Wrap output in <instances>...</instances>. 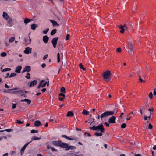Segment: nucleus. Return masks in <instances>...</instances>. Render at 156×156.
Here are the masks:
<instances>
[{
  "mask_svg": "<svg viewBox=\"0 0 156 156\" xmlns=\"http://www.w3.org/2000/svg\"><path fill=\"white\" fill-rule=\"evenodd\" d=\"M30 21V20L28 18L25 19L24 20V23L26 24Z\"/></svg>",
  "mask_w": 156,
  "mask_h": 156,
  "instance_id": "31",
  "label": "nucleus"
},
{
  "mask_svg": "<svg viewBox=\"0 0 156 156\" xmlns=\"http://www.w3.org/2000/svg\"><path fill=\"white\" fill-rule=\"evenodd\" d=\"M154 109L153 107H151V108L148 109V110L150 112H152L154 111Z\"/></svg>",
  "mask_w": 156,
  "mask_h": 156,
  "instance_id": "47",
  "label": "nucleus"
},
{
  "mask_svg": "<svg viewBox=\"0 0 156 156\" xmlns=\"http://www.w3.org/2000/svg\"><path fill=\"white\" fill-rule=\"evenodd\" d=\"M61 143V142L57 141H55L52 142L53 145L56 146H60Z\"/></svg>",
  "mask_w": 156,
  "mask_h": 156,
  "instance_id": "18",
  "label": "nucleus"
},
{
  "mask_svg": "<svg viewBox=\"0 0 156 156\" xmlns=\"http://www.w3.org/2000/svg\"><path fill=\"white\" fill-rule=\"evenodd\" d=\"M119 28L120 29V32L122 33H124L125 30L127 29V27L126 24L124 25H120L119 27Z\"/></svg>",
  "mask_w": 156,
  "mask_h": 156,
  "instance_id": "6",
  "label": "nucleus"
},
{
  "mask_svg": "<svg viewBox=\"0 0 156 156\" xmlns=\"http://www.w3.org/2000/svg\"><path fill=\"white\" fill-rule=\"evenodd\" d=\"M60 146L62 148H65L66 150H68L69 149L73 150L76 148V147L74 146H69L67 144L63 143L61 142Z\"/></svg>",
  "mask_w": 156,
  "mask_h": 156,
  "instance_id": "2",
  "label": "nucleus"
},
{
  "mask_svg": "<svg viewBox=\"0 0 156 156\" xmlns=\"http://www.w3.org/2000/svg\"><path fill=\"white\" fill-rule=\"evenodd\" d=\"M37 81L36 80H34L31 82L30 83L29 87H31L33 86H34V85H36L37 83Z\"/></svg>",
  "mask_w": 156,
  "mask_h": 156,
  "instance_id": "22",
  "label": "nucleus"
},
{
  "mask_svg": "<svg viewBox=\"0 0 156 156\" xmlns=\"http://www.w3.org/2000/svg\"><path fill=\"white\" fill-rule=\"evenodd\" d=\"M22 69V66H18L15 69V72L17 73H20Z\"/></svg>",
  "mask_w": 156,
  "mask_h": 156,
  "instance_id": "15",
  "label": "nucleus"
},
{
  "mask_svg": "<svg viewBox=\"0 0 156 156\" xmlns=\"http://www.w3.org/2000/svg\"><path fill=\"white\" fill-rule=\"evenodd\" d=\"M57 62L59 63L61 62V61L62 60L63 55L62 53H61L60 54L59 53H58L57 54Z\"/></svg>",
  "mask_w": 156,
  "mask_h": 156,
  "instance_id": "9",
  "label": "nucleus"
},
{
  "mask_svg": "<svg viewBox=\"0 0 156 156\" xmlns=\"http://www.w3.org/2000/svg\"><path fill=\"white\" fill-rule=\"evenodd\" d=\"M48 57V54H47V55H45L43 57V60H45Z\"/></svg>",
  "mask_w": 156,
  "mask_h": 156,
  "instance_id": "50",
  "label": "nucleus"
},
{
  "mask_svg": "<svg viewBox=\"0 0 156 156\" xmlns=\"http://www.w3.org/2000/svg\"><path fill=\"white\" fill-rule=\"evenodd\" d=\"M70 37V35L69 34H67L66 35V40H68L69 39Z\"/></svg>",
  "mask_w": 156,
  "mask_h": 156,
  "instance_id": "49",
  "label": "nucleus"
},
{
  "mask_svg": "<svg viewBox=\"0 0 156 156\" xmlns=\"http://www.w3.org/2000/svg\"><path fill=\"white\" fill-rule=\"evenodd\" d=\"M90 130H95L97 132L100 131V132H96L95 133V135L98 136H102V135L101 133L103 132L105 130L103 126L101 124H100L97 126H94L92 127H90Z\"/></svg>",
  "mask_w": 156,
  "mask_h": 156,
  "instance_id": "1",
  "label": "nucleus"
},
{
  "mask_svg": "<svg viewBox=\"0 0 156 156\" xmlns=\"http://www.w3.org/2000/svg\"><path fill=\"white\" fill-rule=\"evenodd\" d=\"M16 75V74L15 73H12L9 76V77L11 78L12 77H14Z\"/></svg>",
  "mask_w": 156,
  "mask_h": 156,
  "instance_id": "34",
  "label": "nucleus"
},
{
  "mask_svg": "<svg viewBox=\"0 0 156 156\" xmlns=\"http://www.w3.org/2000/svg\"><path fill=\"white\" fill-rule=\"evenodd\" d=\"M11 70V69L10 68H6L4 69H3L2 70V72H3L7 71H9Z\"/></svg>",
  "mask_w": 156,
  "mask_h": 156,
  "instance_id": "29",
  "label": "nucleus"
},
{
  "mask_svg": "<svg viewBox=\"0 0 156 156\" xmlns=\"http://www.w3.org/2000/svg\"><path fill=\"white\" fill-rule=\"evenodd\" d=\"M111 75L110 72L108 70L103 73L104 79L107 82H109L111 80L110 76Z\"/></svg>",
  "mask_w": 156,
  "mask_h": 156,
  "instance_id": "4",
  "label": "nucleus"
},
{
  "mask_svg": "<svg viewBox=\"0 0 156 156\" xmlns=\"http://www.w3.org/2000/svg\"><path fill=\"white\" fill-rule=\"evenodd\" d=\"M60 91L63 93H65V89L64 87H62L60 89Z\"/></svg>",
  "mask_w": 156,
  "mask_h": 156,
  "instance_id": "40",
  "label": "nucleus"
},
{
  "mask_svg": "<svg viewBox=\"0 0 156 156\" xmlns=\"http://www.w3.org/2000/svg\"><path fill=\"white\" fill-rule=\"evenodd\" d=\"M59 96L60 97H59V100L60 101H63L65 97V95L64 94L62 93H60L59 94Z\"/></svg>",
  "mask_w": 156,
  "mask_h": 156,
  "instance_id": "16",
  "label": "nucleus"
},
{
  "mask_svg": "<svg viewBox=\"0 0 156 156\" xmlns=\"http://www.w3.org/2000/svg\"><path fill=\"white\" fill-rule=\"evenodd\" d=\"M58 39V37L54 38L52 39L51 41V43L54 48H55L57 44V42Z\"/></svg>",
  "mask_w": 156,
  "mask_h": 156,
  "instance_id": "7",
  "label": "nucleus"
},
{
  "mask_svg": "<svg viewBox=\"0 0 156 156\" xmlns=\"http://www.w3.org/2000/svg\"><path fill=\"white\" fill-rule=\"evenodd\" d=\"M116 117L114 116H112L109 119L108 122L110 123H115Z\"/></svg>",
  "mask_w": 156,
  "mask_h": 156,
  "instance_id": "10",
  "label": "nucleus"
},
{
  "mask_svg": "<svg viewBox=\"0 0 156 156\" xmlns=\"http://www.w3.org/2000/svg\"><path fill=\"white\" fill-rule=\"evenodd\" d=\"M153 93L154 95L155 96L156 95V88L154 89V92Z\"/></svg>",
  "mask_w": 156,
  "mask_h": 156,
  "instance_id": "55",
  "label": "nucleus"
},
{
  "mask_svg": "<svg viewBox=\"0 0 156 156\" xmlns=\"http://www.w3.org/2000/svg\"><path fill=\"white\" fill-rule=\"evenodd\" d=\"M74 115V114L71 111H69L68 112L66 116L67 117H72Z\"/></svg>",
  "mask_w": 156,
  "mask_h": 156,
  "instance_id": "24",
  "label": "nucleus"
},
{
  "mask_svg": "<svg viewBox=\"0 0 156 156\" xmlns=\"http://www.w3.org/2000/svg\"><path fill=\"white\" fill-rule=\"evenodd\" d=\"M79 66L80 68L82 69H83V70L84 71L86 69L83 67V65L82 64L80 63L79 64Z\"/></svg>",
  "mask_w": 156,
  "mask_h": 156,
  "instance_id": "30",
  "label": "nucleus"
},
{
  "mask_svg": "<svg viewBox=\"0 0 156 156\" xmlns=\"http://www.w3.org/2000/svg\"><path fill=\"white\" fill-rule=\"evenodd\" d=\"M36 27L37 26L34 24H32L31 25V28L33 30H34L36 29Z\"/></svg>",
  "mask_w": 156,
  "mask_h": 156,
  "instance_id": "35",
  "label": "nucleus"
},
{
  "mask_svg": "<svg viewBox=\"0 0 156 156\" xmlns=\"http://www.w3.org/2000/svg\"><path fill=\"white\" fill-rule=\"evenodd\" d=\"M30 74L29 73H27L26 76H25V77L27 79H29L30 78Z\"/></svg>",
  "mask_w": 156,
  "mask_h": 156,
  "instance_id": "43",
  "label": "nucleus"
},
{
  "mask_svg": "<svg viewBox=\"0 0 156 156\" xmlns=\"http://www.w3.org/2000/svg\"><path fill=\"white\" fill-rule=\"evenodd\" d=\"M128 47L130 49L128 51V52L131 55H132L133 51V47L132 44L131 43H129L128 45Z\"/></svg>",
  "mask_w": 156,
  "mask_h": 156,
  "instance_id": "13",
  "label": "nucleus"
},
{
  "mask_svg": "<svg viewBox=\"0 0 156 156\" xmlns=\"http://www.w3.org/2000/svg\"><path fill=\"white\" fill-rule=\"evenodd\" d=\"M47 83V82H45L44 80H42L40 83L39 85L37 87L38 88H40L41 87H42L45 86L46 85Z\"/></svg>",
  "mask_w": 156,
  "mask_h": 156,
  "instance_id": "11",
  "label": "nucleus"
},
{
  "mask_svg": "<svg viewBox=\"0 0 156 156\" xmlns=\"http://www.w3.org/2000/svg\"><path fill=\"white\" fill-rule=\"evenodd\" d=\"M31 68L30 66H26L24 69L22 71V73H23L25 72H29L30 71Z\"/></svg>",
  "mask_w": 156,
  "mask_h": 156,
  "instance_id": "14",
  "label": "nucleus"
},
{
  "mask_svg": "<svg viewBox=\"0 0 156 156\" xmlns=\"http://www.w3.org/2000/svg\"><path fill=\"white\" fill-rule=\"evenodd\" d=\"M31 40L29 37L28 38H25V42L26 44H30V43Z\"/></svg>",
  "mask_w": 156,
  "mask_h": 156,
  "instance_id": "20",
  "label": "nucleus"
},
{
  "mask_svg": "<svg viewBox=\"0 0 156 156\" xmlns=\"http://www.w3.org/2000/svg\"><path fill=\"white\" fill-rule=\"evenodd\" d=\"M50 21L52 23L53 25L54 26H58L59 25L58 24L57 22L53 20H50Z\"/></svg>",
  "mask_w": 156,
  "mask_h": 156,
  "instance_id": "25",
  "label": "nucleus"
},
{
  "mask_svg": "<svg viewBox=\"0 0 156 156\" xmlns=\"http://www.w3.org/2000/svg\"><path fill=\"white\" fill-rule=\"evenodd\" d=\"M49 38L47 36H43V40L44 42L45 43H47L48 41Z\"/></svg>",
  "mask_w": 156,
  "mask_h": 156,
  "instance_id": "17",
  "label": "nucleus"
},
{
  "mask_svg": "<svg viewBox=\"0 0 156 156\" xmlns=\"http://www.w3.org/2000/svg\"><path fill=\"white\" fill-rule=\"evenodd\" d=\"M105 125L107 127H109V124L107 122H105Z\"/></svg>",
  "mask_w": 156,
  "mask_h": 156,
  "instance_id": "53",
  "label": "nucleus"
},
{
  "mask_svg": "<svg viewBox=\"0 0 156 156\" xmlns=\"http://www.w3.org/2000/svg\"><path fill=\"white\" fill-rule=\"evenodd\" d=\"M15 39V37H11L9 40V42L10 43H12L13 42Z\"/></svg>",
  "mask_w": 156,
  "mask_h": 156,
  "instance_id": "28",
  "label": "nucleus"
},
{
  "mask_svg": "<svg viewBox=\"0 0 156 156\" xmlns=\"http://www.w3.org/2000/svg\"><path fill=\"white\" fill-rule=\"evenodd\" d=\"M46 66V64L45 63H43L41 65V67L42 68H44Z\"/></svg>",
  "mask_w": 156,
  "mask_h": 156,
  "instance_id": "54",
  "label": "nucleus"
},
{
  "mask_svg": "<svg viewBox=\"0 0 156 156\" xmlns=\"http://www.w3.org/2000/svg\"><path fill=\"white\" fill-rule=\"evenodd\" d=\"M126 126V125L125 123H122L121 125V127L122 128H124Z\"/></svg>",
  "mask_w": 156,
  "mask_h": 156,
  "instance_id": "41",
  "label": "nucleus"
},
{
  "mask_svg": "<svg viewBox=\"0 0 156 156\" xmlns=\"http://www.w3.org/2000/svg\"><path fill=\"white\" fill-rule=\"evenodd\" d=\"M146 69L148 71H150L151 70V68L149 67H147Z\"/></svg>",
  "mask_w": 156,
  "mask_h": 156,
  "instance_id": "58",
  "label": "nucleus"
},
{
  "mask_svg": "<svg viewBox=\"0 0 156 156\" xmlns=\"http://www.w3.org/2000/svg\"><path fill=\"white\" fill-rule=\"evenodd\" d=\"M21 101L22 102H26L28 105H29L31 102L30 100L27 99H25L23 100H21Z\"/></svg>",
  "mask_w": 156,
  "mask_h": 156,
  "instance_id": "23",
  "label": "nucleus"
},
{
  "mask_svg": "<svg viewBox=\"0 0 156 156\" xmlns=\"http://www.w3.org/2000/svg\"><path fill=\"white\" fill-rule=\"evenodd\" d=\"M151 118L150 115L149 116H147L146 115L144 116V119L145 120H148V119L149 120Z\"/></svg>",
  "mask_w": 156,
  "mask_h": 156,
  "instance_id": "37",
  "label": "nucleus"
},
{
  "mask_svg": "<svg viewBox=\"0 0 156 156\" xmlns=\"http://www.w3.org/2000/svg\"><path fill=\"white\" fill-rule=\"evenodd\" d=\"M46 88H44L41 90V91L42 92H44L46 91Z\"/></svg>",
  "mask_w": 156,
  "mask_h": 156,
  "instance_id": "56",
  "label": "nucleus"
},
{
  "mask_svg": "<svg viewBox=\"0 0 156 156\" xmlns=\"http://www.w3.org/2000/svg\"><path fill=\"white\" fill-rule=\"evenodd\" d=\"M133 112L130 113L127 115V116H129L126 118L127 120H129L130 119V118L133 116Z\"/></svg>",
  "mask_w": 156,
  "mask_h": 156,
  "instance_id": "21",
  "label": "nucleus"
},
{
  "mask_svg": "<svg viewBox=\"0 0 156 156\" xmlns=\"http://www.w3.org/2000/svg\"><path fill=\"white\" fill-rule=\"evenodd\" d=\"M5 87L7 88H9V87L8 85L7 84H5Z\"/></svg>",
  "mask_w": 156,
  "mask_h": 156,
  "instance_id": "60",
  "label": "nucleus"
},
{
  "mask_svg": "<svg viewBox=\"0 0 156 156\" xmlns=\"http://www.w3.org/2000/svg\"><path fill=\"white\" fill-rule=\"evenodd\" d=\"M40 139V138L38 137H32L31 139V141L32 142L33 140H38Z\"/></svg>",
  "mask_w": 156,
  "mask_h": 156,
  "instance_id": "27",
  "label": "nucleus"
},
{
  "mask_svg": "<svg viewBox=\"0 0 156 156\" xmlns=\"http://www.w3.org/2000/svg\"><path fill=\"white\" fill-rule=\"evenodd\" d=\"M153 95L152 92H151L149 93L148 97L150 99H151L152 98Z\"/></svg>",
  "mask_w": 156,
  "mask_h": 156,
  "instance_id": "32",
  "label": "nucleus"
},
{
  "mask_svg": "<svg viewBox=\"0 0 156 156\" xmlns=\"http://www.w3.org/2000/svg\"><path fill=\"white\" fill-rule=\"evenodd\" d=\"M51 149H52V151H56V149L55 148H53V147H51Z\"/></svg>",
  "mask_w": 156,
  "mask_h": 156,
  "instance_id": "62",
  "label": "nucleus"
},
{
  "mask_svg": "<svg viewBox=\"0 0 156 156\" xmlns=\"http://www.w3.org/2000/svg\"><path fill=\"white\" fill-rule=\"evenodd\" d=\"M38 132L37 130H32L31 131V132L32 133H37Z\"/></svg>",
  "mask_w": 156,
  "mask_h": 156,
  "instance_id": "48",
  "label": "nucleus"
},
{
  "mask_svg": "<svg viewBox=\"0 0 156 156\" xmlns=\"http://www.w3.org/2000/svg\"><path fill=\"white\" fill-rule=\"evenodd\" d=\"M49 29L48 28L46 30L43 31L42 32L44 34H46L49 31Z\"/></svg>",
  "mask_w": 156,
  "mask_h": 156,
  "instance_id": "44",
  "label": "nucleus"
},
{
  "mask_svg": "<svg viewBox=\"0 0 156 156\" xmlns=\"http://www.w3.org/2000/svg\"><path fill=\"white\" fill-rule=\"evenodd\" d=\"M67 140H75V139L73 137H65Z\"/></svg>",
  "mask_w": 156,
  "mask_h": 156,
  "instance_id": "39",
  "label": "nucleus"
},
{
  "mask_svg": "<svg viewBox=\"0 0 156 156\" xmlns=\"http://www.w3.org/2000/svg\"><path fill=\"white\" fill-rule=\"evenodd\" d=\"M16 104H13L12 106V108L13 109H14L16 108Z\"/></svg>",
  "mask_w": 156,
  "mask_h": 156,
  "instance_id": "51",
  "label": "nucleus"
},
{
  "mask_svg": "<svg viewBox=\"0 0 156 156\" xmlns=\"http://www.w3.org/2000/svg\"><path fill=\"white\" fill-rule=\"evenodd\" d=\"M140 79L139 80L140 82H144L145 81H143L142 79L141 78L140 76H139Z\"/></svg>",
  "mask_w": 156,
  "mask_h": 156,
  "instance_id": "52",
  "label": "nucleus"
},
{
  "mask_svg": "<svg viewBox=\"0 0 156 156\" xmlns=\"http://www.w3.org/2000/svg\"><path fill=\"white\" fill-rule=\"evenodd\" d=\"M7 55V54L5 52H2L1 53L0 56L1 57H5Z\"/></svg>",
  "mask_w": 156,
  "mask_h": 156,
  "instance_id": "38",
  "label": "nucleus"
},
{
  "mask_svg": "<svg viewBox=\"0 0 156 156\" xmlns=\"http://www.w3.org/2000/svg\"><path fill=\"white\" fill-rule=\"evenodd\" d=\"M153 128V126L151 123H149L148 125V128L149 129H152Z\"/></svg>",
  "mask_w": 156,
  "mask_h": 156,
  "instance_id": "45",
  "label": "nucleus"
},
{
  "mask_svg": "<svg viewBox=\"0 0 156 156\" xmlns=\"http://www.w3.org/2000/svg\"><path fill=\"white\" fill-rule=\"evenodd\" d=\"M30 125V123H27L26 125V127H28Z\"/></svg>",
  "mask_w": 156,
  "mask_h": 156,
  "instance_id": "59",
  "label": "nucleus"
},
{
  "mask_svg": "<svg viewBox=\"0 0 156 156\" xmlns=\"http://www.w3.org/2000/svg\"><path fill=\"white\" fill-rule=\"evenodd\" d=\"M116 51L119 53H120L122 52L121 49L120 48H117L116 50Z\"/></svg>",
  "mask_w": 156,
  "mask_h": 156,
  "instance_id": "36",
  "label": "nucleus"
},
{
  "mask_svg": "<svg viewBox=\"0 0 156 156\" xmlns=\"http://www.w3.org/2000/svg\"><path fill=\"white\" fill-rule=\"evenodd\" d=\"M32 48L30 47H26L24 51V53L25 54H28L31 53Z\"/></svg>",
  "mask_w": 156,
  "mask_h": 156,
  "instance_id": "12",
  "label": "nucleus"
},
{
  "mask_svg": "<svg viewBox=\"0 0 156 156\" xmlns=\"http://www.w3.org/2000/svg\"><path fill=\"white\" fill-rule=\"evenodd\" d=\"M82 113L84 115H88L89 113V112L84 109L83 110Z\"/></svg>",
  "mask_w": 156,
  "mask_h": 156,
  "instance_id": "33",
  "label": "nucleus"
},
{
  "mask_svg": "<svg viewBox=\"0 0 156 156\" xmlns=\"http://www.w3.org/2000/svg\"><path fill=\"white\" fill-rule=\"evenodd\" d=\"M114 112L113 111H107L101 114L100 115L101 120L104 118H105L107 117L114 114Z\"/></svg>",
  "mask_w": 156,
  "mask_h": 156,
  "instance_id": "3",
  "label": "nucleus"
},
{
  "mask_svg": "<svg viewBox=\"0 0 156 156\" xmlns=\"http://www.w3.org/2000/svg\"><path fill=\"white\" fill-rule=\"evenodd\" d=\"M8 153H5L2 156H8Z\"/></svg>",
  "mask_w": 156,
  "mask_h": 156,
  "instance_id": "61",
  "label": "nucleus"
},
{
  "mask_svg": "<svg viewBox=\"0 0 156 156\" xmlns=\"http://www.w3.org/2000/svg\"><path fill=\"white\" fill-rule=\"evenodd\" d=\"M24 122L23 121H21L20 120H16V123L20 124H22Z\"/></svg>",
  "mask_w": 156,
  "mask_h": 156,
  "instance_id": "42",
  "label": "nucleus"
},
{
  "mask_svg": "<svg viewBox=\"0 0 156 156\" xmlns=\"http://www.w3.org/2000/svg\"><path fill=\"white\" fill-rule=\"evenodd\" d=\"M153 149L154 150H156V145H154L153 147Z\"/></svg>",
  "mask_w": 156,
  "mask_h": 156,
  "instance_id": "63",
  "label": "nucleus"
},
{
  "mask_svg": "<svg viewBox=\"0 0 156 156\" xmlns=\"http://www.w3.org/2000/svg\"><path fill=\"white\" fill-rule=\"evenodd\" d=\"M3 17L7 21L8 23L9 24L8 26H11L12 25L11 22L12 20L9 17L7 13L5 12H3Z\"/></svg>",
  "mask_w": 156,
  "mask_h": 156,
  "instance_id": "5",
  "label": "nucleus"
},
{
  "mask_svg": "<svg viewBox=\"0 0 156 156\" xmlns=\"http://www.w3.org/2000/svg\"><path fill=\"white\" fill-rule=\"evenodd\" d=\"M57 30L56 29H53L52 31L51 32L50 34L51 35H54L56 32Z\"/></svg>",
  "mask_w": 156,
  "mask_h": 156,
  "instance_id": "26",
  "label": "nucleus"
},
{
  "mask_svg": "<svg viewBox=\"0 0 156 156\" xmlns=\"http://www.w3.org/2000/svg\"><path fill=\"white\" fill-rule=\"evenodd\" d=\"M76 130L77 131H81V129H78V128H76Z\"/></svg>",
  "mask_w": 156,
  "mask_h": 156,
  "instance_id": "64",
  "label": "nucleus"
},
{
  "mask_svg": "<svg viewBox=\"0 0 156 156\" xmlns=\"http://www.w3.org/2000/svg\"><path fill=\"white\" fill-rule=\"evenodd\" d=\"M31 142V141H30L29 142L27 143H26L21 149L20 150V153H21V155H22L24 151V150L27 146Z\"/></svg>",
  "mask_w": 156,
  "mask_h": 156,
  "instance_id": "8",
  "label": "nucleus"
},
{
  "mask_svg": "<svg viewBox=\"0 0 156 156\" xmlns=\"http://www.w3.org/2000/svg\"><path fill=\"white\" fill-rule=\"evenodd\" d=\"M6 131L10 132L12 131V129H9L5 130Z\"/></svg>",
  "mask_w": 156,
  "mask_h": 156,
  "instance_id": "57",
  "label": "nucleus"
},
{
  "mask_svg": "<svg viewBox=\"0 0 156 156\" xmlns=\"http://www.w3.org/2000/svg\"><path fill=\"white\" fill-rule=\"evenodd\" d=\"M34 125L35 126L38 127L39 126L41 125V123L39 120H37L34 122Z\"/></svg>",
  "mask_w": 156,
  "mask_h": 156,
  "instance_id": "19",
  "label": "nucleus"
},
{
  "mask_svg": "<svg viewBox=\"0 0 156 156\" xmlns=\"http://www.w3.org/2000/svg\"><path fill=\"white\" fill-rule=\"evenodd\" d=\"M145 109V108L144 107H142L141 109H140V113L141 115H142L143 113H142V111H144V110Z\"/></svg>",
  "mask_w": 156,
  "mask_h": 156,
  "instance_id": "46",
  "label": "nucleus"
}]
</instances>
